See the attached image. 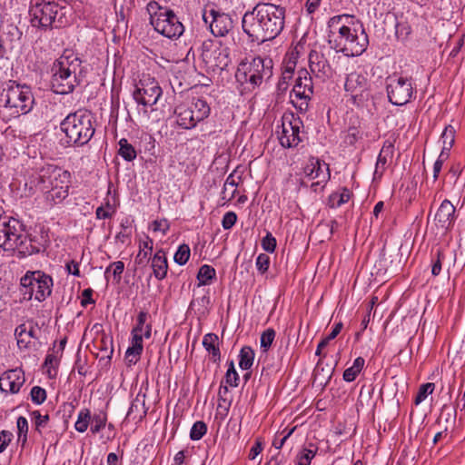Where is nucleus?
Returning a JSON list of instances; mask_svg holds the SVG:
<instances>
[{
	"label": "nucleus",
	"instance_id": "obj_1",
	"mask_svg": "<svg viewBox=\"0 0 465 465\" xmlns=\"http://www.w3.org/2000/svg\"><path fill=\"white\" fill-rule=\"evenodd\" d=\"M285 9L272 3H258L242 18V27L249 42L262 45L275 39L283 30Z\"/></svg>",
	"mask_w": 465,
	"mask_h": 465
},
{
	"label": "nucleus",
	"instance_id": "obj_2",
	"mask_svg": "<svg viewBox=\"0 0 465 465\" xmlns=\"http://www.w3.org/2000/svg\"><path fill=\"white\" fill-rule=\"evenodd\" d=\"M71 173L54 164H45L28 173L25 189L28 195L43 193L46 203L54 206L69 195Z\"/></svg>",
	"mask_w": 465,
	"mask_h": 465
},
{
	"label": "nucleus",
	"instance_id": "obj_3",
	"mask_svg": "<svg viewBox=\"0 0 465 465\" xmlns=\"http://www.w3.org/2000/svg\"><path fill=\"white\" fill-rule=\"evenodd\" d=\"M48 244L47 234H28L18 220L0 214V247L16 251L18 258L44 252Z\"/></svg>",
	"mask_w": 465,
	"mask_h": 465
},
{
	"label": "nucleus",
	"instance_id": "obj_4",
	"mask_svg": "<svg viewBox=\"0 0 465 465\" xmlns=\"http://www.w3.org/2000/svg\"><path fill=\"white\" fill-rule=\"evenodd\" d=\"M349 15H334L328 22V43L331 48L345 56L353 57L361 55L369 45L368 35L362 26L361 30L344 24Z\"/></svg>",
	"mask_w": 465,
	"mask_h": 465
},
{
	"label": "nucleus",
	"instance_id": "obj_5",
	"mask_svg": "<svg viewBox=\"0 0 465 465\" xmlns=\"http://www.w3.org/2000/svg\"><path fill=\"white\" fill-rule=\"evenodd\" d=\"M82 60L71 50L54 61L51 66V89L58 94H72L82 82Z\"/></svg>",
	"mask_w": 465,
	"mask_h": 465
},
{
	"label": "nucleus",
	"instance_id": "obj_6",
	"mask_svg": "<svg viewBox=\"0 0 465 465\" xmlns=\"http://www.w3.org/2000/svg\"><path fill=\"white\" fill-rule=\"evenodd\" d=\"M67 143L78 146L86 144L94 136V117L90 111L77 110L69 114L60 124Z\"/></svg>",
	"mask_w": 465,
	"mask_h": 465
},
{
	"label": "nucleus",
	"instance_id": "obj_7",
	"mask_svg": "<svg viewBox=\"0 0 465 465\" xmlns=\"http://www.w3.org/2000/svg\"><path fill=\"white\" fill-rule=\"evenodd\" d=\"M29 12L33 26L44 29L59 28L69 23L67 15L70 8L65 4L61 5L55 2H36L31 5Z\"/></svg>",
	"mask_w": 465,
	"mask_h": 465
},
{
	"label": "nucleus",
	"instance_id": "obj_8",
	"mask_svg": "<svg viewBox=\"0 0 465 465\" xmlns=\"http://www.w3.org/2000/svg\"><path fill=\"white\" fill-rule=\"evenodd\" d=\"M34 96L29 86L9 81L0 93V104L16 117L29 113L34 104Z\"/></svg>",
	"mask_w": 465,
	"mask_h": 465
},
{
	"label": "nucleus",
	"instance_id": "obj_9",
	"mask_svg": "<svg viewBox=\"0 0 465 465\" xmlns=\"http://www.w3.org/2000/svg\"><path fill=\"white\" fill-rule=\"evenodd\" d=\"M273 63L271 58L256 56L250 62H242L235 73L237 82L247 84L249 90L260 86L272 75Z\"/></svg>",
	"mask_w": 465,
	"mask_h": 465
},
{
	"label": "nucleus",
	"instance_id": "obj_10",
	"mask_svg": "<svg viewBox=\"0 0 465 465\" xmlns=\"http://www.w3.org/2000/svg\"><path fill=\"white\" fill-rule=\"evenodd\" d=\"M53 278L42 271H27L20 280V292L24 301L33 297L43 302L52 293Z\"/></svg>",
	"mask_w": 465,
	"mask_h": 465
},
{
	"label": "nucleus",
	"instance_id": "obj_11",
	"mask_svg": "<svg viewBox=\"0 0 465 465\" xmlns=\"http://www.w3.org/2000/svg\"><path fill=\"white\" fill-rule=\"evenodd\" d=\"M211 108L203 99L197 98L190 104H182L175 107L176 124L183 129H193L199 122L209 116Z\"/></svg>",
	"mask_w": 465,
	"mask_h": 465
},
{
	"label": "nucleus",
	"instance_id": "obj_12",
	"mask_svg": "<svg viewBox=\"0 0 465 465\" xmlns=\"http://www.w3.org/2000/svg\"><path fill=\"white\" fill-rule=\"evenodd\" d=\"M312 94V78L305 68H302L297 73L293 88L290 94L291 103L300 113H306Z\"/></svg>",
	"mask_w": 465,
	"mask_h": 465
},
{
	"label": "nucleus",
	"instance_id": "obj_13",
	"mask_svg": "<svg viewBox=\"0 0 465 465\" xmlns=\"http://www.w3.org/2000/svg\"><path fill=\"white\" fill-rule=\"evenodd\" d=\"M386 90L389 101L397 106L408 104L415 93L411 79L396 74L387 77Z\"/></svg>",
	"mask_w": 465,
	"mask_h": 465
},
{
	"label": "nucleus",
	"instance_id": "obj_14",
	"mask_svg": "<svg viewBox=\"0 0 465 465\" xmlns=\"http://www.w3.org/2000/svg\"><path fill=\"white\" fill-rule=\"evenodd\" d=\"M163 90L157 80L150 75H143L133 94L137 104L144 107L154 105L162 96Z\"/></svg>",
	"mask_w": 465,
	"mask_h": 465
},
{
	"label": "nucleus",
	"instance_id": "obj_15",
	"mask_svg": "<svg viewBox=\"0 0 465 465\" xmlns=\"http://www.w3.org/2000/svg\"><path fill=\"white\" fill-rule=\"evenodd\" d=\"M302 122L293 114L284 115L282 119V131L278 132L279 141L282 147H296L302 141Z\"/></svg>",
	"mask_w": 465,
	"mask_h": 465
},
{
	"label": "nucleus",
	"instance_id": "obj_16",
	"mask_svg": "<svg viewBox=\"0 0 465 465\" xmlns=\"http://www.w3.org/2000/svg\"><path fill=\"white\" fill-rule=\"evenodd\" d=\"M344 89L353 104L360 105L369 97V83L366 76L361 73L352 72L346 77Z\"/></svg>",
	"mask_w": 465,
	"mask_h": 465
},
{
	"label": "nucleus",
	"instance_id": "obj_17",
	"mask_svg": "<svg viewBox=\"0 0 465 465\" xmlns=\"http://www.w3.org/2000/svg\"><path fill=\"white\" fill-rule=\"evenodd\" d=\"M154 30L162 35L170 38H179L184 32V26L173 10H169L153 25Z\"/></svg>",
	"mask_w": 465,
	"mask_h": 465
},
{
	"label": "nucleus",
	"instance_id": "obj_18",
	"mask_svg": "<svg viewBox=\"0 0 465 465\" xmlns=\"http://www.w3.org/2000/svg\"><path fill=\"white\" fill-rule=\"evenodd\" d=\"M456 208L450 201L445 199L440 203L434 215V223L443 233L450 232L456 222Z\"/></svg>",
	"mask_w": 465,
	"mask_h": 465
},
{
	"label": "nucleus",
	"instance_id": "obj_19",
	"mask_svg": "<svg viewBox=\"0 0 465 465\" xmlns=\"http://www.w3.org/2000/svg\"><path fill=\"white\" fill-rule=\"evenodd\" d=\"M309 66L316 78L325 81L333 74V69L325 54L320 50H312L309 54Z\"/></svg>",
	"mask_w": 465,
	"mask_h": 465
},
{
	"label": "nucleus",
	"instance_id": "obj_20",
	"mask_svg": "<svg viewBox=\"0 0 465 465\" xmlns=\"http://www.w3.org/2000/svg\"><path fill=\"white\" fill-rule=\"evenodd\" d=\"M25 381V373L22 370L6 371L0 376V391L5 393H17Z\"/></svg>",
	"mask_w": 465,
	"mask_h": 465
},
{
	"label": "nucleus",
	"instance_id": "obj_21",
	"mask_svg": "<svg viewBox=\"0 0 465 465\" xmlns=\"http://www.w3.org/2000/svg\"><path fill=\"white\" fill-rule=\"evenodd\" d=\"M210 16L212 18L210 29L214 36H225L232 30L233 21L228 14L211 9Z\"/></svg>",
	"mask_w": 465,
	"mask_h": 465
},
{
	"label": "nucleus",
	"instance_id": "obj_22",
	"mask_svg": "<svg viewBox=\"0 0 465 465\" xmlns=\"http://www.w3.org/2000/svg\"><path fill=\"white\" fill-rule=\"evenodd\" d=\"M304 173L311 179H319L327 182L330 178L329 165L322 163L316 157H311L304 167Z\"/></svg>",
	"mask_w": 465,
	"mask_h": 465
},
{
	"label": "nucleus",
	"instance_id": "obj_23",
	"mask_svg": "<svg viewBox=\"0 0 465 465\" xmlns=\"http://www.w3.org/2000/svg\"><path fill=\"white\" fill-rule=\"evenodd\" d=\"M151 266L153 272L154 277L162 281L167 275L168 262L166 253L163 249L158 250L151 259Z\"/></svg>",
	"mask_w": 465,
	"mask_h": 465
},
{
	"label": "nucleus",
	"instance_id": "obj_24",
	"mask_svg": "<svg viewBox=\"0 0 465 465\" xmlns=\"http://www.w3.org/2000/svg\"><path fill=\"white\" fill-rule=\"evenodd\" d=\"M149 313L144 311H141L136 318V324L132 330V338L135 337L149 339L152 335V325L147 323L149 319Z\"/></svg>",
	"mask_w": 465,
	"mask_h": 465
},
{
	"label": "nucleus",
	"instance_id": "obj_25",
	"mask_svg": "<svg viewBox=\"0 0 465 465\" xmlns=\"http://www.w3.org/2000/svg\"><path fill=\"white\" fill-rule=\"evenodd\" d=\"M394 146L393 144L386 141L384 142L380 153L377 157V162L375 165L374 176L381 178L383 175V173L386 169V164L389 159H391L393 156Z\"/></svg>",
	"mask_w": 465,
	"mask_h": 465
},
{
	"label": "nucleus",
	"instance_id": "obj_26",
	"mask_svg": "<svg viewBox=\"0 0 465 465\" xmlns=\"http://www.w3.org/2000/svg\"><path fill=\"white\" fill-rule=\"evenodd\" d=\"M203 346L211 354L213 362H218L221 359L218 335L209 332L203 336Z\"/></svg>",
	"mask_w": 465,
	"mask_h": 465
},
{
	"label": "nucleus",
	"instance_id": "obj_27",
	"mask_svg": "<svg viewBox=\"0 0 465 465\" xmlns=\"http://www.w3.org/2000/svg\"><path fill=\"white\" fill-rule=\"evenodd\" d=\"M143 345L141 338H132L131 346L126 350L125 359L129 364H135L143 352Z\"/></svg>",
	"mask_w": 465,
	"mask_h": 465
},
{
	"label": "nucleus",
	"instance_id": "obj_28",
	"mask_svg": "<svg viewBox=\"0 0 465 465\" xmlns=\"http://www.w3.org/2000/svg\"><path fill=\"white\" fill-rule=\"evenodd\" d=\"M147 13L150 16V24L155 25L156 20L171 10L167 6H162L158 2L152 0L146 5Z\"/></svg>",
	"mask_w": 465,
	"mask_h": 465
},
{
	"label": "nucleus",
	"instance_id": "obj_29",
	"mask_svg": "<svg viewBox=\"0 0 465 465\" xmlns=\"http://www.w3.org/2000/svg\"><path fill=\"white\" fill-rule=\"evenodd\" d=\"M351 198V191L342 188L340 192L332 193L328 198V205L331 208H339L346 203Z\"/></svg>",
	"mask_w": 465,
	"mask_h": 465
},
{
	"label": "nucleus",
	"instance_id": "obj_30",
	"mask_svg": "<svg viewBox=\"0 0 465 465\" xmlns=\"http://www.w3.org/2000/svg\"><path fill=\"white\" fill-rule=\"evenodd\" d=\"M365 364V360L362 357H358L354 360L352 366L347 368L343 372V380L347 382L353 381L359 373L361 371Z\"/></svg>",
	"mask_w": 465,
	"mask_h": 465
},
{
	"label": "nucleus",
	"instance_id": "obj_31",
	"mask_svg": "<svg viewBox=\"0 0 465 465\" xmlns=\"http://www.w3.org/2000/svg\"><path fill=\"white\" fill-rule=\"evenodd\" d=\"M254 351L250 346H243L239 354V367L247 371L252 368L254 361Z\"/></svg>",
	"mask_w": 465,
	"mask_h": 465
},
{
	"label": "nucleus",
	"instance_id": "obj_32",
	"mask_svg": "<svg viewBox=\"0 0 465 465\" xmlns=\"http://www.w3.org/2000/svg\"><path fill=\"white\" fill-rule=\"evenodd\" d=\"M118 154L125 161L132 162L136 156L137 153L134 147L125 138H122L119 142Z\"/></svg>",
	"mask_w": 465,
	"mask_h": 465
},
{
	"label": "nucleus",
	"instance_id": "obj_33",
	"mask_svg": "<svg viewBox=\"0 0 465 465\" xmlns=\"http://www.w3.org/2000/svg\"><path fill=\"white\" fill-rule=\"evenodd\" d=\"M215 276L216 272L213 267L207 264L202 265L197 274L198 286L209 285Z\"/></svg>",
	"mask_w": 465,
	"mask_h": 465
},
{
	"label": "nucleus",
	"instance_id": "obj_34",
	"mask_svg": "<svg viewBox=\"0 0 465 465\" xmlns=\"http://www.w3.org/2000/svg\"><path fill=\"white\" fill-rule=\"evenodd\" d=\"M92 415L91 411L87 408L82 409L77 416V420L74 423V429L76 431L84 433L88 429L91 423Z\"/></svg>",
	"mask_w": 465,
	"mask_h": 465
},
{
	"label": "nucleus",
	"instance_id": "obj_35",
	"mask_svg": "<svg viewBox=\"0 0 465 465\" xmlns=\"http://www.w3.org/2000/svg\"><path fill=\"white\" fill-rule=\"evenodd\" d=\"M237 185L238 183L235 181L234 174H229L223 184L222 199L227 202L231 201L235 196Z\"/></svg>",
	"mask_w": 465,
	"mask_h": 465
},
{
	"label": "nucleus",
	"instance_id": "obj_36",
	"mask_svg": "<svg viewBox=\"0 0 465 465\" xmlns=\"http://www.w3.org/2000/svg\"><path fill=\"white\" fill-rule=\"evenodd\" d=\"M140 408L142 414L145 416L147 413V408L145 407V393H143L142 391H139L135 399L132 401L131 406L127 411V417L132 416V414L135 411H140Z\"/></svg>",
	"mask_w": 465,
	"mask_h": 465
},
{
	"label": "nucleus",
	"instance_id": "obj_37",
	"mask_svg": "<svg viewBox=\"0 0 465 465\" xmlns=\"http://www.w3.org/2000/svg\"><path fill=\"white\" fill-rule=\"evenodd\" d=\"M55 345L53 347L52 351L49 352L45 360V366L48 368V375L51 377L52 370L54 371V373L56 372V369L58 368L60 359L62 358L63 354L56 353L55 352Z\"/></svg>",
	"mask_w": 465,
	"mask_h": 465
},
{
	"label": "nucleus",
	"instance_id": "obj_38",
	"mask_svg": "<svg viewBox=\"0 0 465 465\" xmlns=\"http://www.w3.org/2000/svg\"><path fill=\"white\" fill-rule=\"evenodd\" d=\"M106 421H107L106 413L100 412L98 414H94L91 420V422H92L91 429H90L91 432L93 434L98 433L101 430H103L105 427Z\"/></svg>",
	"mask_w": 465,
	"mask_h": 465
},
{
	"label": "nucleus",
	"instance_id": "obj_39",
	"mask_svg": "<svg viewBox=\"0 0 465 465\" xmlns=\"http://www.w3.org/2000/svg\"><path fill=\"white\" fill-rule=\"evenodd\" d=\"M190 247L187 244H181L173 255L174 262L179 265H184L190 258Z\"/></svg>",
	"mask_w": 465,
	"mask_h": 465
},
{
	"label": "nucleus",
	"instance_id": "obj_40",
	"mask_svg": "<svg viewBox=\"0 0 465 465\" xmlns=\"http://www.w3.org/2000/svg\"><path fill=\"white\" fill-rule=\"evenodd\" d=\"M207 432V425L202 420L193 423L190 430V438L192 440H201Z\"/></svg>",
	"mask_w": 465,
	"mask_h": 465
},
{
	"label": "nucleus",
	"instance_id": "obj_41",
	"mask_svg": "<svg viewBox=\"0 0 465 465\" xmlns=\"http://www.w3.org/2000/svg\"><path fill=\"white\" fill-rule=\"evenodd\" d=\"M455 129L452 125H448L443 130L440 135V141L442 142V145H445V148H451L455 142Z\"/></svg>",
	"mask_w": 465,
	"mask_h": 465
},
{
	"label": "nucleus",
	"instance_id": "obj_42",
	"mask_svg": "<svg viewBox=\"0 0 465 465\" xmlns=\"http://www.w3.org/2000/svg\"><path fill=\"white\" fill-rule=\"evenodd\" d=\"M276 332L273 329L269 328L265 330L262 335H261V347L263 351H267L270 347L272 346L274 339H275Z\"/></svg>",
	"mask_w": 465,
	"mask_h": 465
},
{
	"label": "nucleus",
	"instance_id": "obj_43",
	"mask_svg": "<svg viewBox=\"0 0 465 465\" xmlns=\"http://www.w3.org/2000/svg\"><path fill=\"white\" fill-rule=\"evenodd\" d=\"M224 381L227 385H230L232 387L238 386L239 375L235 370L234 362L232 361L229 362V367L225 373Z\"/></svg>",
	"mask_w": 465,
	"mask_h": 465
},
{
	"label": "nucleus",
	"instance_id": "obj_44",
	"mask_svg": "<svg viewBox=\"0 0 465 465\" xmlns=\"http://www.w3.org/2000/svg\"><path fill=\"white\" fill-rule=\"evenodd\" d=\"M434 388H435V385H434V383H431V382L422 384L420 387L419 391L416 395V398L414 401L415 404L418 405V404L421 403L427 398L428 395H430L433 392Z\"/></svg>",
	"mask_w": 465,
	"mask_h": 465
},
{
	"label": "nucleus",
	"instance_id": "obj_45",
	"mask_svg": "<svg viewBox=\"0 0 465 465\" xmlns=\"http://www.w3.org/2000/svg\"><path fill=\"white\" fill-rule=\"evenodd\" d=\"M31 401L36 404L40 405L44 403L46 400V391L44 388L40 386H34L31 389L30 392Z\"/></svg>",
	"mask_w": 465,
	"mask_h": 465
},
{
	"label": "nucleus",
	"instance_id": "obj_46",
	"mask_svg": "<svg viewBox=\"0 0 465 465\" xmlns=\"http://www.w3.org/2000/svg\"><path fill=\"white\" fill-rule=\"evenodd\" d=\"M113 269V275L114 280L118 282L121 280V274L124 270V263L121 261L112 262L105 270V277L107 278V274Z\"/></svg>",
	"mask_w": 465,
	"mask_h": 465
},
{
	"label": "nucleus",
	"instance_id": "obj_47",
	"mask_svg": "<svg viewBox=\"0 0 465 465\" xmlns=\"http://www.w3.org/2000/svg\"><path fill=\"white\" fill-rule=\"evenodd\" d=\"M411 33V27L407 22H398L395 25V34L398 38L407 39Z\"/></svg>",
	"mask_w": 465,
	"mask_h": 465
},
{
	"label": "nucleus",
	"instance_id": "obj_48",
	"mask_svg": "<svg viewBox=\"0 0 465 465\" xmlns=\"http://www.w3.org/2000/svg\"><path fill=\"white\" fill-rule=\"evenodd\" d=\"M444 259V252L441 250H438L436 253V259L432 260L431 273L433 276H438L440 273Z\"/></svg>",
	"mask_w": 465,
	"mask_h": 465
},
{
	"label": "nucleus",
	"instance_id": "obj_49",
	"mask_svg": "<svg viewBox=\"0 0 465 465\" xmlns=\"http://www.w3.org/2000/svg\"><path fill=\"white\" fill-rule=\"evenodd\" d=\"M255 265L258 272L263 274L269 269L270 257L265 253H260L256 258Z\"/></svg>",
	"mask_w": 465,
	"mask_h": 465
},
{
	"label": "nucleus",
	"instance_id": "obj_50",
	"mask_svg": "<svg viewBox=\"0 0 465 465\" xmlns=\"http://www.w3.org/2000/svg\"><path fill=\"white\" fill-rule=\"evenodd\" d=\"M31 416L35 420V429L38 431H40L41 428H45L49 421V415H42L39 411H34Z\"/></svg>",
	"mask_w": 465,
	"mask_h": 465
},
{
	"label": "nucleus",
	"instance_id": "obj_51",
	"mask_svg": "<svg viewBox=\"0 0 465 465\" xmlns=\"http://www.w3.org/2000/svg\"><path fill=\"white\" fill-rule=\"evenodd\" d=\"M262 247L265 252H273L276 248V239L268 232L262 240Z\"/></svg>",
	"mask_w": 465,
	"mask_h": 465
},
{
	"label": "nucleus",
	"instance_id": "obj_52",
	"mask_svg": "<svg viewBox=\"0 0 465 465\" xmlns=\"http://www.w3.org/2000/svg\"><path fill=\"white\" fill-rule=\"evenodd\" d=\"M316 450H311V449H303L298 459H299V465H310L311 460L313 459V457L316 454Z\"/></svg>",
	"mask_w": 465,
	"mask_h": 465
},
{
	"label": "nucleus",
	"instance_id": "obj_53",
	"mask_svg": "<svg viewBox=\"0 0 465 465\" xmlns=\"http://www.w3.org/2000/svg\"><path fill=\"white\" fill-rule=\"evenodd\" d=\"M237 222V215L234 212H227L222 220L224 230H230Z\"/></svg>",
	"mask_w": 465,
	"mask_h": 465
},
{
	"label": "nucleus",
	"instance_id": "obj_54",
	"mask_svg": "<svg viewBox=\"0 0 465 465\" xmlns=\"http://www.w3.org/2000/svg\"><path fill=\"white\" fill-rule=\"evenodd\" d=\"M13 433L9 430L0 431V453L4 452L11 440H13Z\"/></svg>",
	"mask_w": 465,
	"mask_h": 465
},
{
	"label": "nucleus",
	"instance_id": "obj_55",
	"mask_svg": "<svg viewBox=\"0 0 465 465\" xmlns=\"http://www.w3.org/2000/svg\"><path fill=\"white\" fill-rule=\"evenodd\" d=\"M152 227L153 232H162L163 234H166L170 225L166 219H163L153 221L152 223Z\"/></svg>",
	"mask_w": 465,
	"mask_h": 465
},
{
	"label": "nucleus",
	"instance_id": "obj_56",
	"mask_svg": "<svg viewBox=\"0 0 465 465\" xmlns=\"http://www.w3.org/2000/svg\"><path fill=\"white\" fill-rule=\"evenodd\" d=\"M296 55L292 53L288 58H285L283 61V68L282 71H288L292 74H294L296 67Z\"/></svg>",
	"mask_w": 465,
	"mask_h": 465
},
{
	"label": "nucleus",
	"instance_id": "obj_57",
	"mask_svg": "<svg viewBox=\"0 0 465 465\" xmlns=\"http://www.w3.org/2000/svg\"><path fill=\"white\" fill-rule=\"evenodd\" d=\"M151 255L152 253L141 248L135 257L134 262L138 265H145L152 259Z\"/></svg>",
	"mask_w": 465,
	"mask_h": 465
},
{
	"label": "nucleus",
	"instance_id": "obj_58",
	"mask_svg": "<svg viewBox=\"0 0 465 465\" xmlns=\"http://www.w3.org/2000/svg\"><path fill=\"white\" fill-rule=\"evenodd\" d=\"M263 450V442L260 438L255 440L253 446L250 450L249 458L254 460Z\"/></svg>",
	"mask_w": 465,
	"mask_h": 465
},
{
	"label": "nucleus",
	"instance_id": "obj_59",
	"mask_svg": "<svg viewBox=\"0 0 465 465\" xmlns=\"http://www.w3.org/2000/svg\"><path fill=\"white\" fill-rule=\"evenodd\" d=\"M15 338L17 341V346L20 349H27L30 344V341L28 339V337L25 336L24 333L20 334L18 332V326L15 330Z\"/></svg>",
	"mask_w": 465,
	"mask_h": 465
},
{
	"label": "nucleus",
	"instance_id": "obj_60",
	"mask_svg": "<svg viewBox=\"0 0 465 465\" xmlns=\"http://www.w3.org/2000/svg\"><path fill=\"white\" fill-rule=\"evenodd\" d=\"M16 427H17V430H18L17 435H27L28 422L25 417H23V416L18 417V419L16 420Z\"/></svg>",
	"mask_w": 465,
	"mask_h": 465
},
{
	"label": "nucleus",
	"instance_id": "obj_61",
	"mask_svg": "<svg viewBox=\"0 0 465 465\" xmlns=\"http://www.w3.org/2000/svg\"><path fill=\"white\" fill-rule=\"evenodd\" d=\"M18 332L24 333L25 336L28 337L29 341H31V339H36L35 335V328L31 325L28 329L25 324H20L18 325Z\"/></svg>",
	"mask_w": 465,
	"mask_h": 465
},
{
	"label": "nucleus",
	"instance_id": "obj_62",
	"mask_svg": "<svg viewBox=\"0 0 465 465\" xmlns=\"http://www.w3.org/2000/svg\"><path fill=\"white\" fill-rule=\"evenodd\" d=\"M295 428H292L287 431L283 430L282 433H284L283 437L280 440L278 439H274L273 442H272V446L275 448V449H281L285 441L287 440V439L292 434V432L294 431Z\"/></svg>",
	"mask_w": 465,
	"mask_h": 465
},
{
	"label": "nucleus",
	"instance_id": "obj_63",
	"mask_svg": "<svg viewBox=\"0 0 465 465\" xmlns=\"http://www.w3.org/2000/svg\"><path fill=\"white\" fill-rule=\"evenodd\" d=\"M93 295V290L88 288L83 291L82 296L83 299L81 301V305L83 307H86L88 304L94 303V300L92 297Z\"/></svg>",
	"mask_w": 465,
	"mask_h": 465
},
{
	"label": "nucleus",
	"instance_id": "obj_64",
	"mask_svg": "<svg viewBox=\"0 0 465 465\" xmlns=\"http://www.w3.org/2000/svg\"><path fill=\"white\" fill-rule=\"evenodd\" d=\"M143 249L146 252L152 253L153 249V241L148 235L145 236L144 240L139 242V250Z\"/></svg>",
	"mask_w": 465,
	"mask_h": 465
}]
</instances>
